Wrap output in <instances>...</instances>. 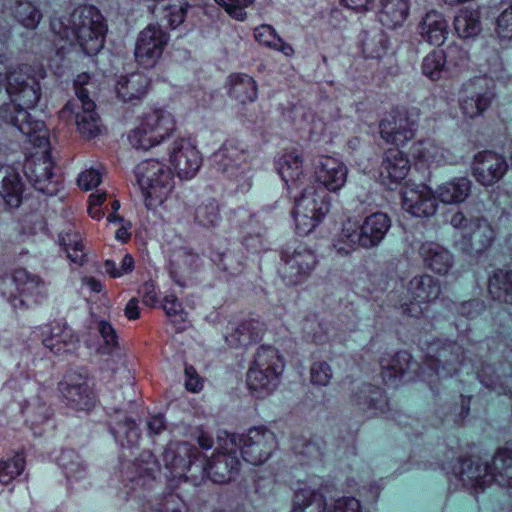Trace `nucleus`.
I'll list each match as a JSON object with an SVG mask.
<instances>
[{"label": "nucleus", "mask_w": 512, "mask_h": 512, "mask_svg": "<svg viewBox=\"0 0 512 512\" xmlns=\"http://www.w3.org/2000/svg\"><path fill=\"white\" fill-rule=\"evenodd\" d=\"M158 464L152 453L143 452L135 462L128 463L122 470L123 481L131 484L135 497L141 502L142 512H188L185 502L174 493L160 498L149 495L156 485L155 473Z\"/></svg>", "instance_id": "nucleus-1"}, {"label": "nucleus", "mask_w": 512, "mask_h": 512, "mask_svg": "<svg viewBox=\"0 0 512 512\" xmlns=\"http://www.w3.org/2000/svg\"><path fill=\"white\" fill-rule=\"evenodd\" d=\"M51 30L70 45L76 41L86 55H95L104 46V19L92 6L78 7L65 19H52Z\"/></svg>", "instance_id": "nucleus-2"}, {"label": "nucleus", "mask_w": 512, "mask_h": 512, "mask_svg": "<svg viewBox=\"0 0 512 512\" xmlns=\"http://www.w3.org/2000/svg\"><path fill=\"white\" fill-rule=\"evenodd\" d=\"M391 227V220L382 212L373 213L365 218L362 225L351 220L346 221L334 242V248L340 254H349L351 251L362 248L378 246Z\"/></svg>", "instance_id": "nucleus-3"}, {"label": "nucleus", "mask_w": 512, "mask_h": 512, "mask_svg": "<svg viewBox=\"0 0 512 512\" xmlns=\"http://www.w3.org/2000/svg\"><path fill=\"white\" fill-rule=\"evenodd\" d=\"M134 172L147 209L161 206L174 188L171 169L156 159H147L140 162Z\"/></svg>", "instance_id": "nucleus-4"}, {"label": "nucleus", "mask_w": 512, "mask_h": 512, "mask_svg": "<svg viewBox=\"0 0 512 512\" xmlns=\"http://www.w3.org/2000/svg\"><path fill=\"white\" fill-rule=\"evenodd\" d=\"M222 449L237 451L242 458L252 465L265 463L277 449L275 434L265 427L250 428L245 434L224 433Z\"/></svg>", "instance_id": "nucleus-5"}, {"label": "nucleus", "mask_w": 512, "mask_h": 512, "mask_svg": "<svg viewBox=\"0 0 512 512\" xmlns=\"http://www.w3.org/2000/svg\"><path fill=\"white\" fill-rule=\"evenodd\" d=\"M282 368V359L276 349L266 346L258 348L246 375L249 390L258 398L270 395L279 384Z\"/></svg>", "instance_id": "nucleus-6"}, {"label": "nucleus", "mask_w": 512, "mask_h": 512, "mask_svg": "<svg viewBox=\"0 0 512 512\" xmlns=\"http://www.w3.org/2000/svg\"><path fill=\"white\" fill-rule=\"evenodd\" d=\"M176 129L174 116L164 109H153L142 117L140 124L128 135L133 148L147 151L166 141Z\"/></svg>", "instance_id": "nucleus-7"}, {"label": "nucleus", "mask_w": 512, "mask_h": 512, "mask_svg": "<svg viewBox=\"0 0 512 512\" xmlns=\"http://www.w3.org/2000/svg\"><path fill=\"white\" fill-rule=\"evenodd\" d=\"M330 210V197L325 188L312 184L301 192L295 200L293 212L298 234L304 236L312 232Z\"/></svg>", "instance_id": "nucleus-8"}, {"label": "nucleus", "mask_w": 512, "mask_h": 512, "mask_svg": "<svg viewBox=\"0 0 512 512\" xmlns=\"http://www.w3.org/2000/svg\"><path fill=\"white\" fill-rule=\"evenodd\" d=\"M96 105L89 97L87 89H77V97L69 100L59 112L61 119L74 120L79 133L84 138H94L102 132Z\"/></svg>", "instance_id": "nucleus-9"}, {"label": "nucleus", "mask_w": 512, "mask_h": 512, "mask_svg": "<svg viewBox=\"0 0 512 512\" xmlns=\"http://www.w3.org/2000/svg\"><path fill=\"white\" fill-rule=\"evenodd\" d=\"M33 67L23 64L9 69L6 91L11 100L24 108H34L41 97L39 79Z\"/></svg>", "instance_id": "nucleus-10"}, {"label": "nucleus", "mask_w": 512, "mask_h": 512, "mask_svg": "<svg viewBox=\"0 0 512 512\" xmlns=\"http://www.w3.org/2000/svg\"><path fill=\"white\" fill-rule=\"evenodd\" d=\"M30 109L11 100L0 107V120L17 128L35 147L46 149L49 140L45 124L35 119L29 112Z\"/></svg>", "instance_id": "nucleus-11"}, {"label": "nucleus", "mask_w": 512, "mask_h": 512, "mask_svg": "<svg viewBox=\"0 0 512 512\" xmlns=\"http://www.w3.org/2000/svg\"><path fill=\"white\" fill-rule=\"evenodd\" d=\"M417 113L407 110H392L380 121L383 140L389 144L403 146L415 137L418 129Z\"/></svg>", "instance_id": "nucleus-12"}, {"label": "nucleus", "mask_w": 512, "mask_h": 512, "mask_svg": "<svg viewBox=\"0 0 512 512\" xmlns=\"http://www.w3.org/2000/svg\"><path fill=\"white\" fill-rule=\"evenodd\" d=\"M245 158L243 149L235 142L227 141L212 155V162L219 172L238 182V187L244 190L251 185Z\"/></svg>", "instance_id": "nucleus-13"}, {"label": "nucleus", "mask_w": 512, "mask_h": 512, "mask_svg": "<svg viewBox=\"0 0 512 512\" xmlns=\"http://www.w3.org/2000/svg\"><path fill=\"white\" fill-rule=\"evenodd\" d=\"M281 260L278 272L286 285L303 282L317 263L316 255L306 246H298L293 251L283 250Z\"/></svg>", "instance_id": "nucleus-14"}, {"label": "nucleus", "mask_w": 512, "mask_h": 512, "mask_svg": "<svg viewBox=\"0 0 512 512\" xmlns=\"http://www.w3.org/2000/svg\"><path fill=\"white\" fill-rule=\"evenodd\" d=\"M169 35L157 24H149L138 34L135 59L144 68H153L164 51Z\"/></svg>", "instance_id": "nucleus-15"}, {"label": "nucleus", "mask_w": 512, "mask_h": 512, "mask_svg": "<svg viewBox=\"0 0 512 512\" xmlns=\"http://www.w3.org/2000/svg\"><path fill=\"white\" fill-rule=\"evenodd\" d=\"M224 434L218 436V446L215 453L207 461L206 465H198V470L207 475L214 483L225 484L234 480L241 467L237 451H225L222 449Z\"/></svg>", "instance_id": "nucleus-16"}, {"label": "nucleus", "mask_w": 512, "mask_h": 512, "mask_svg": "<svg viewBox=\"0 0 512 512\" xmlns=\"http://www.w3.org/2000/svg\"><path fill=\"white\" fill-rule=\"evenodd\" d=\"M462 354V348L456 343L435 341L428 347L425 364L437 375L449 377L458 371Z\"/></svg>", "instance_id": "nucleus-17"}, {"label": "nucleus", "mask_w": 512, "mask_h": 512, "mask_svg": "<svg viewBox=\"0 0 512 512\" xmlns=\"http://www.w3.org/2000/svg\"><path fill=\"white\" fill-rule=\"evenodd\" d=\"M169 162L181 179H191L202 165L196 146L186 138L175 139L168 148Z\"/></svg>", "instance_id": "nucleus-18"}, {"label": "nucleus", "mask_w": 512, "mask_h": 512, "mask_svg": "<svg viewBox=\"0 0 512 512\" xmlns=\"http://www.w3.org/2000/svg\"><path fill=\"white\" fill-rule=\"evenodd\" d=\"M409 303L402 304L403 312L412 317H419L423 313L422 304L436 300L440 295V286L437 280L430 275L413 277L407 287Z\"/></svg>", "instance_id": "nucleus-19"}, {"label": "nucleus", "mask_w": 512, "mask_h": 512, "mask_svg": "<svg viewBox=\"0 0 512 512\" xmlns=\"http://www.w3.org/2000/svg\"><path fill=\"white\" fill-rule=\"evenodd\" d=\"M13 280L19 292V296L11 298V304L15 309H25L32 304H40L47 297L45 283L39 276L29 273L26 269H16Z\"/></svg>", "instance_id": "nucleus-20"}, {"label": "nucleus", "mask_w": 512, "mask_h": 512, "mask_svg": "<svg viewBox=\"0 0 512 512\" xmlns=\"http://www.w3.org/2000/svg\"><path fill=\"white\" fill-rule=\"evenodd\" d=\"M350 403L368 417L381 415L388 410V400L382 389L369 383L354 382L350 386Z\"/></svg>", "instance_id": "nucleus-21"}, {"label": "nucleus", "mask_w": 512, "mask_h": 512, "mask_svg": "<svg viewBox=\"0 0 512 512\" xmlns=\"http://www.w3.org/2000/svg\"><path fill=\"white\" fill-rule=\"evenodd\" d=\"M163 461L167 469L171 471L174 477L194 478L195 475L188 476L186 473L192 468L198 469L195 461L198 459L199 451L188 442H170L164 452Z\"/></svg>", "instance_id": "nucleus-22"}, {"label": "nucleus", "mask_w": 512, "mask_h": 512, "mask_svg": "<svg viewBox=\"0 0 512 512\" xmlns=\"http://www.w3.org/2000/svg\"><path fill=\"white\" fill-rule=\"evenodd\" d=\"M506 158L493 151H481L474 156L472 172L483 186H492L499 182L508 171Z\"/></svg>", "instance_id": "nucleus-23"}, {"label": "nucleus", "mask_w": 512, "mask_h": 512, "mask_svg": "<svg viewBox=\"0 0 512 512\" xmlns=\"http://www.w3.org/2000/svg\"><path fill=\"white\" fill-rule=\"evenodd\" d=\"M496 239V231L487 219L473 218L469 231L458 241L462 252L470 256H478L488 250Z\"/></svg>", "instance_id": "nucleus-24"}, {"label": "nucleus", "mask_w": 512, "mask_h": 512, "mask_svg": "<svg viewBox=\"0 0 512 512\" xmlns=\"http://www.w3.org/2000/svg\"><path fill=\"white\" fill-rule=\"evenodd\" d=\"M24 172L36 190L47 195H54L58 192L59 181L53 173V163L47 150L41 157L27 160Z\"/></svg>", "instance_id": "nucleus-25"}, {"label": "nucleus", "mask_w": 512, "mask_h": 512, "mask_svg": "<svg viewBox=\"0 0 512 512\" xmlns=\"http://www.w3.org/2000/svg\"><path fill=\"white\" fill-rule=\"evenodd\" d=\"M488 83L486 78L479 77L466 85V96L460 103L464 115L469 118L477 117L491 105L494 93Z\"/></svg>", "instance_id": "nucleus-26"}, {"label": "nucleus", "mask_w": 512, "mask_h": 512, "mask_svg": "<svg viewBox=\"0 0 512 512\" xmlns=\"http://www.w3.org/2000/svg\"><path fill=\"white\" fill-rule=\"evenodd\" d=\"M402 207L414 217H430L437 211V200L426 185L406 188L402 192Z\"/></svg>", "instance_id": "nucleus-27"}, {"label": "nucleus", "mask_w": 512, "mask_h": 512, "mask_svg": "<svg viewBox=\"0 0 512 512\" xmlns=\"http://www.w3.org/2000/svg\"><path fill=\"white\" fill-rule=\"evenodd\" d=\"M454 473L465 487L474 489L476 492L493 483L488 462L461 459L454 467Z\"/></svg>", "instance_id": "nucleus-28"}, {"label": "nucleus", "mask_w": 512, "mask_h": 512, "mask_svg": "<svg viewBox=\"0 0 512 512\" xmlns=\"http://www.w3.org/2000/svg\"><path fill=\"white\" fill-rule=\"evenodd\" d=\"M67 483L71 489H86L88 481L87 464L74 450H63L58 458Z\"/></svg>", "instance_id": "nucleus-29"}, {"label": "nucleus", "mask_w": 512, "mask_h": 512, "mask_svg": "<svg viewBox=\"0 0 512 512\" xmlns=\"http://www.w3.org/2000/svg\"><path fill=\"white\" fill-rule=\"evenodd\" d=\"M348 169L343 162L333 157H321L315 169L317 181L325 190L337 191L347 180Z\"/></svg>", "instance_id": "nucleus-30"}, {"label": "nucleus", "mask_w": 512, "mask_h": 512, "mask_svg": "<svg viewBox=\"0 0 512 512\" xmlns=\"http://www.w3.org/2000/svg\"><path fill=\"white\" fill-rule=\"evenodd\" d=\"M43 344L55 355L73 353L79 346V338L66 322H54L49 336L45 337Z\"/></svg>", "instance_id": "nucleus-31"}, {"label": "nucleus", "mask_w": 512, "mask_h": 512, "mask_svg": "<svg viewBox=\"0 0 512 512\" xmlns=\"http://www.w3.org/2000/svg\"><path fill=\"white\" fill-rule=\"evenodd\" d=\"M410 162L407 156L397 148L385 151L380 167V176L387 185L398 184L407 176Z\"/></svg>", "instance_id": "nucleus-32"}, {"label": "nucleus", "mask_w": 512, "mask_h": 512, "mask_svg": "<svg viewBox=\"0 0 512 512\" xmlns=\"http://www.w3.org/2000/svg\"><path fill=\"white\" fill-rule=\"evenodd\" d=\"M419 253L425 266L436 274L445 275L454 265L453 254L446 247L438 243H423Z\"/></svg>", "instance_id": "nucleus-33"}, {"label": "nucleus", "mask_w": 512, "mask_h": 512, "mask_svg": "<svg viewBox=\"0 0 512 512\" xmlns=\"http://www.w3.org/2000/svg\"><path fill=\"white\" fill-rule=\"evenodd\" d=\"M150 88L149 78L141 72L120 76L115 86L117 96L123 102L142 100Z\"/></svg>", "instance_id": "nucleus-34"}, {"label": "nucleus", "mask_w": 512, "mask_h": 512, "mask_svg": "<svg viewBox=\"0 0 512 512\" xmlns=\"http://www.w3.org/2000/svg\"><path fill=\"white\" fill-rule=\"evenodd\" d=\"M110 431L124 448H132L140 440V430L136 422L119 410H115V415L110 422Z\"/></svg>", "instance_id": "nucleus-35"}, {"label": "nucleus", "mask_w": 512, "mask_h": 512, "mask_svg": "<svg viewBox=\"0 0 512 512\" xmlns=\"http://www.w3.org/2000/svg\"><path fill=\"white\" fill-rule=\"evenodd\" d=\"M421 37L431 45L440 46L448 35V23L440 12L430 11L423 17L420 26Z\"/></svg>", "instance_id": "nucleus-36"}, {"label": "nucleus", "mask_w": 512, "mask_h": 512, "mask_svg": "<svg viewBox=\"0 0 512 512\" xmlns=\"http://www.w3.org/2000/svg\"><path fill=\"white\" fill-rule=\"evenodd\" d=\"M262 324L254 319L243 320L232 328L225 336L227 344L231 347H245L261 338Z\"/></svg>", "instance_id": "nucleus-37"}, {"label": "nucleus", "mask_w": 512, "mask_h": 512, "mask_svg": "<svg viewBox=\"0 0 512 512\" xmlns=\"http://www.w3.org/2000/svg\"><path fill=\"white\" fill-rule=\"evenodd\" d=\"M490 469L493 482L502 487H512V445L496 450Z\"/></svg>", "instance_id": "nucleus-38"}, {"label": "nucleus", "mask_w": 512, "mask_h": 512, "mask_svg": "<svg viewBox=\"0 0 512 512\" xmlns=\"http://www.w3.org/2000/svg\"><path fill=\"white\" fill-rule=\"evenodd\" d=\"M61 391L67 404L74 409L89 411L94 407V393L86 381L77 384L66 383Z\"/></svg>", "instance_id": "nucleus-39"}, {"label": "nucleus", "mask_w": 512, "mask_h": 512, "mask_svg": "<svg viewBox=\"0 0 512 512\" xmlns=\"http://www.w3.org/2000/svg\"><path fill=\"white\" fill-rule=\"evenodd\" d=\"M4 173L0 187V197L7 208L16 209L22 202L23 183L20 175L14 169L6 167Z\"/></svg>", "instance_id": "nucleus-40"}, {"label": "nucleus", "mask_w": 512, "mask_h": 512, "mask_svg": "<svg viewBox=\"0 0 512 512\" xmlns=\"http://www.w3.org/2000/svg\"><path fill=\"white\" fill-rule=\"evenodd\" d=\"M472 182L467 177H457L436 189L437 198L445 204L464 202L471 193Z\"/></svg>", "instance_id": "nucleus-41"}, {"label": "nucleus", "mask_w": 512, "mask_h": 512, "mask_svg": "<svg viewBox=\"0 0 512 512\" xmlns=\"http://www.w3.org/2000/svg\"><path fill=\"white\" fill-rule=\"evenodd\" d=\"M413 365L411 355L400 351L381 360V375L386 383H393L401 378Z\"/></svg>", "instance_id": "nucleus-42"}, {"label": "nucleus", "mask_w": 512, "mask_h": 512, "mask_svg": "<svg viewBox=\"0 0 512 512\" xmlns=\"http://www.w3.org/2000/svg\"><path fill=\"white\" fill-rule=\"evenodd\" d=\"M454 29L463 39L479 35L482 30L480 11L470 8L460 9L454 17Z\"/></svg>", "instance_id": "nucleus-43"}, {"label": "nucleus", "mask_w": 512, "mask_h": 512, "mask_svg": "<svg viewBox=\"0 0 512 512\" xmlns=\"http://www.w3.org/2000/svg\"><path fill=\"white\" fill-rule=\"evenodd\" d=\"M326 506L321 489L306 487L295 492L292 512H325Z\"/></svg>", "instance_id": "nucleus-44"}, {"label": "nucleus", "mask_w": 512, "mask_h": 512, "mask_svg": "<svg viewBox=\"0 0 512 512\" xmlns=\"http://www.w3.org/2000/svg\"><path fill=\"white\" fill-rule=\"evenodd\" d=\"M229 95L242 104L257 98L256 81L249 75L238 73L229 76Z\"/></svg>", "instance_id": "nucleus-45"}, {"label": "nucleus", "mask_w": 512, "mask_h": 512, "mask_svg": "<svg viewBox=\"0 0 512 512\" xmlns=\"http://www.w3.org/2000/svg\"><path fill=\"white\" fill-rule=\"evenodd\" d=\"M44 398L45 391L41 390L38 394L25 400L21 407L26 422L30 423L31 426L42 425L51 417V409Z\"/></svg>", "instance_id": "nucleus-46"}, {"label": "nucleus", "mask_w": 512, "mask_h": 512, "mask_svg": "<svg viewBox=\"0 0 512 512\" xmlns=\"http://www.w3.org/2000/svg\"><path fill=\"white\" fill-rule=\"evenodd\" d=\"M488 291L493 299L512 304V271H493L489 276Z\"/></svg>", "instance_id": "nucleus-47"}, {"label": "nucleus", "mask_w": 512, "mask_h": 512, "mask_svg": "<svg viewBox=\"0 0 512 512\" xmlns=\"http://www.w3.org/2000/svg\"><path fill=\"white\" fill-rule=\"evenodd\" d=\"M408 12V0H382L379 19L384 26L395 28L404 22Z\"/></svg>", "instance_id": "nucleus-48"}, {"label": "nucleus", "mask_w": 512, "mask_h": 512, "mask_svg": "<svg viewBox=\"0 0 512 512\" xmlns=\"http://www.w3.org/2000/svg\"><path fill=\"white\" fill-rule=\"evenodd\" d=\"M505 370L504 366L497 369L493 365L486 364L478 372V378L485 387L498 394H507L510 390L508 389V377L504 376Z\"/></svg>", "instance_id": "nucleus-49"}, {"label": "nucleus", "mask_w": 512, "mask_h": 512, "mask_svg": "<svg viewBox=\"0 0 512 512\" xmlns=\"http://www.w3.org/2000/svg\"><path fill=\"white\" fill-rule=\"evenodd\" d=\"M278 171L287 185H295L303 176L302 158L296 152L284 154L278 161Z\"/></svg>", "instance_id": "nucleus-50"}, {"label": "nucleus", "mask_w": 512, "mask_h": 512, "mask_svg": "<svg viewBox=\"0 0 512 512\" xmlns=\"http://www.w3.org/2000/svg\"><path fill=\"white\" fill-rule=\"evenodd\" d=\"M60 245L64 247L67 257L77 265H83L86 261V254L81 243V236L74 228L68 227L59 235Z\"/></svg>", "instance_id": "nucleus-51"}, {"label": "nucleus", "mask_w": 512, "mask_h": 512, "mask_svg": "<svg viewBox=\"0 0 512 512\" xmlns=\"http://www.w3.org/2000/svg\"><path fill=\"white\" fill-rule=\"evenodd\" d=\"M387 44V37L380 30L365 32L361 39L362 51L366 58L382 57L386 52Z\"/></svg>", "instance_id": "nucleus-52"}, {"label": "nucleus", "mask_w": 512, "mask_h": 512, "mask_svg": "<svg viewBox=\"0 0 512 512\" xmlns=\"http://www.w3.org/2000/svg\"><path fill=\"white\" fill-rule=\"evenodd\" d=\"M412 154L416 159L428 165H438L445 159L443 149L432 140L414 143L412 146Z\"/></svg>", "instance_id": "nucleus-53"}, {"label": "nucleus", "mask_w": 512, "mask_h": 512, "mask_svg": "<svg viewBox=\"0 0 512 512\" xmlns=\"http://www.w3.org/2000/svg\"><path fill=\"white\" fill-rule=\"evenodd\" d=\"M255 39L262 45L281 51L286 56L293 54L291 45L285 43L269 25H262L255 29Z\"/></svg>", "instance_id": "nucleus-54"}, {"label": "nucleus", "mask_w": 512, "mask_h": 512, "mask_svg": "<svg viewBox=\"0 0 512 512\" xmlns=\"http://www.w3.org/2000/svg\"><path fill=\"white\" fill-rule=\"evenodd\" d=\"M447 69L443 50H433L422 62V73L432 81L439 80Z\"/></svg>", "instance_id": "nucleus-55"}, {"label": "nucleus", "mask_w": 512, "mask_h": 512, "mask_svg": "<svg viewBox=\"0 0 512 512\" xmlns=\"http://www.w3.org/2000/svg\"><path fill=\"white\" fill-rule=\"evenodd\" d=\"M163 309L178 331L186 329L188 324L187 313L184 311L182 304L176 296H166L164 298Z\"/></svg>", "instance_id": "nucleus-56"}, {"label": "nucleus", "mask_w": 512, "mask_h": 512, "mask_svg": "<svg viewBox=\"0 0 512 512\" xmlns=\"http://www.w3.org/2000/svg\"><path fill=\"white\" fill-rule=\"evenodd\" d=\"M195 220L203 227H215L220 221L218 204L214 200L200 204L195 211Z\"/></svg>", "instance_id": "nucleus-57"}, {"label": "nucleus", "mask_w": 512, "mask_h": 512, "mask_svg": "<svg viewBox=\"0 0 512 512\" xmlns=\"http://www.w3.org/2000/svg\"><path fill=\"white\" fill-rule=\"evenodd\" d=\"M24 465V457L20 454L7 461L0 460V483L4 485L9 484L23 472Z\"/></svg>", "instance_id": "nucleus-58"}, {"label": "nucleus", "mask_w": 512, "mask_h": 512, "mask_svg": "<svg viewBox=\"0 0 512 512\" xmlns=\"http://www.w3.org/2000/svg\"><path fill=\"white\" fill-rule=\"evenodd\" d=\"M15 15L19 22L29 29H35L42 18L41 12L30 2H20Z\"/></svg>", "instance_id": "nucleus-59"}, {"label": "nucleus", "mask_w": 512, "mask_h": 512, "mask_svg": "<svg viewBox=\"0 0 512 512\" xmlns=\"http://www.w3.org/2000/svg\"><path fill=\"white\" fill-rule=\"evenodd\" d=\"M187 7L188 4L185 0H168L167 3L163 2L164 17L172 28L177 27L184 21Z\"/></svg>", "instance_id": "nucleus-60"}, {"label": "nucleus", "mask_w": 512, "mask_h": 512, "mask_svg": "<svg viewBox=\"0 0 512 512\" xmlns=\"http://www.w3.org/2000/svg\"><path fill=\"white\" fill-rule=\"evenodd\" d=\"M97 330L99 331L104 344L98 348L101 354H109L118 345V338L115 330L110 323L106 321H99L97 323Z\"/></svg>", "instance_id": "nucleus-61"}, {"label": "nucleus", "mask_w": 512, "mask_h": 512, "mask_svg": "<svg viewBox=\"0 0 512 512\" xmlns=\"http://www.w3.org/2000/svg\"><path fill=\"white\" fill-rule=\"evenodd\" d=\"M134 259L130 254H126L120 263V266L117 267L116 263L113 260H106L103 264L104 272L112 278H119L123 275L129 274L134 269Z\"/></svg>", "instance_id": "nucleus-62"}, {"label": "nucleus", "mask_w": 512, "mask_h": 512, "mask_svg": "<svg viewBox=\"0 0 512 512\" xmlns=\"http://www.w3.org/2000/svg\"><path fill=\"white\" fill-rule=\"evenodd\" d=\"M332 375V369L325 361L314 362L310 368V381L314 385L327 386Z\"/></svg>", "instance_id": "nucleus-63"}, {"label": "nucleus", "mask_w": 512, "mask_h": 512, "mask_svg": "<svg viewBox=\"0 0 512 512\" xmlns=\"http://www.w3.org/2000/svg\"><path fill=\"white\" fill-rule=\"evenodd\" d=\"M496 33L504 40L512 39V5L504 9L497 18Z\"/></svg>", "instance_id": "nucleus-64"}]
</instances>
